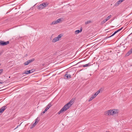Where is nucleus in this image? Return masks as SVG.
Segmentation results:
<instances>
[{
    "mask_svg": "<svg viewBox=\"0 0 132 132\" xmlns=\"http://www.w3.org/2000/svg\"><path fill=\"white\" fill-rule=\"evenodd\" d=\"M3 71V70L2 69L0 70V74Z\"/></svg>",
    "mask_w": 132,
    "mask_h": 132,
    "instance_id": "cd10ccee",
    "label": "nucleus"
},
{
    "mask_svg": "<svg viewBox=\"0 0 132 132\" xmlns=\"http://www.w3.org/2000/svg\"><path fill=\"white\" fill-rule=\"evenodd\" d=\"M56 21V23L57 24V23H59V22L58 21V20H56V21Z\"/></svg>",
    "mask_w": 132,
    "mask_h": 132,
    "instance_id": "2f4dec72",
    "label": "nucleus"
},
{
    "mask_svg": "<svg viewBox=\"0 0 132 132\" xmlns=\"http://www.w3.org/2000/svg\"><path fill=\"white\" fill-rule=\"evenodd\" d=\"M20 125H18L17 126V127H16L15 128V129H16V128H17L18 127H19V126H20Z\"/></svg>",
    "mask_w": 132,
    "mask_h": 132,
    "instance_id": "473e14b6",
    "label": "nucleus"
},
{
    "mask_svg": "<svg viewBox=\"0 0 132 132\" xmlns=\"http://www.w3.org/2000/svg\"><path fill=\"white\" fill-rule=\"evenodd\" d=\"M111 16H112V15H110L109 16L107 17L106 18V19L107 21L111 18Z\"/></svg>",
    "mask_w": 132,
    "mask_h": 132,
    "instance_id": "dca6fc26",
    "label": "nucleus"
},
{
    "mask_svg": "<svg viewBox=\"0 0 132 132\" xmlns=\"http://www.w3.org/2000/svg\"><path fill=\"white\" fill-rule=\"evenodd\" d=\"M52 106V105H51V103H49L48 104L47 106V107H48V108H50L51 106Z\"/></svg>",
    "mask_w": 132,
    "mask_h": 132,
    "instance_id": "a211bd4d",
    "label": "nucleus"
},
{
    "mask_svg": "<svg viewBox=\"0 0 132 132\" xmlns=\"http://www.w3.org/2000/svg\"><path fill=\"white\" fill-rule=\"evenodd\" d=\"M94 98L92 96V97H91L88 100V101L89 102L90 101H92Z\"/></svg>",
    "mask_w": 132,
    "mask_h": 132,
    "instance_id": "4be33fe9",
    "label": "nucleus"
},
{
    "mask_svg": "<svg viewBox=\"0 0 132 132\" xmlns=\"http://www.w3.org/2000/svg\"><path fill=\"white\" fill-rule=\"evenodd\" d=\"M82 31V29H81L80 30H77L75 31V34H77L81 32Z\"/></svg>",
    "mask_w": 132,
    "mask_h": 132,
    "instance_id": "f8f14e48",
    "label": "nucleus"
},
{
    "mask_svg": "<svg viewBox=\"0 0 132 132\" xmlns=\"http://www.w3.org/2000/svg\"><path fill=\"white\" fill-rule=\"evenodd\" d=\"M117 32H118L117 31V30L116 31H115L112 35L111 36H110L108 37V38H110V37L112 36H114L115 34H116V33H117Z\"/></svg>",
    "mask_w": 132,
    "mask_h": 132,
    "instance_id": "f3484780",
    "label": "nucleus"
},
{
    "mask_svg": "<svg viewBox=\"0 0 132 132\" xmlns=\"http://www.w3.org/2000/svg\"><path fill=\"white\" fill-rule=\"evenodd\" d=\"M45 113V112H44L43 111V112L41 113V115L42 116Z\"/></svg>",
    "mask_w": 132,
    "mask_h": 132,
    "instance_id": "c85d7f7f",
    "label": "nucleus"
},
{
    "mask_svg": "<svg viewBox=\"0 0 132 132\" xmlns=\"http://www.w3.org/2000/svg\"><path fill=\"white\" fill-rule=\"evenodd\" d=\"M30 73V71L29 70L28 71H25L23 73V74H28Z\"/></svg>",
    "mask_w": 132,
    "mask_h": 132,
    "instance_id": "9b49d317",
    "label": "nucleus"
},
{
    "mask_svg": "<svg viewBox=\"0 0 132 132\" xmlns=\"http://www.w3.org/2000/svg\"><path fill=\"white\" fill-rule=\"evenodd\" d=\"M9 42L8 41L5 42L4 41L0 40V45L2 46H4L9 44Z\"/></svg>",
    "mask_w": 132,
    "mask_h": 132,
    "instance_id": "20e7f679",
    "label": "nucleus"
},
{
    "mask_svg": "<svg viewBox=\"0 0 132 132\" xmlns=\"http://www.w3.org/2000/svg\"><path fill=\"white\" fill-rule=\"evenodd\" d=\"M49 4L48 2H44L39 5L38 7V9L39 10H41L47 6Z\"/></svg>",
    "mask_w": 132,
    "mask_h": 132,
    "instance_id": "7ed1b4c3",
    "label": "nucleus"
},
{
    "mask_svg": "<svg viewBox=\"0 0 132 132\" xmlns=\"http://www.w3.org/2000/svg\"><path fill=\"white\" fill-rule=\"evenodd\" d=\"M111 52H112V51H109V53H111Z\"/></svg>",
    "mask_w": 132,
    "mask_h": 132,
    "instance_id": "4c0bfd02",
    "label": "nucleus"
},
{
    "mask_svg": "<svg viewBox=\"0 0 132 132\" xmlns=\"http://www.w3.org/2000/svg\"><path fill=\"white\" fill-rule=\"evenodd\" d=\"M47 111L46 110H45L44 111L45 113Z\"/></svg>",
    "mask_w": 132,
    "mask_h": 132,
    "instance_id": "f704fd0d",
    "label": "nucleus"
},
{
    "mask_svg": "<svg viewBox=\"0 0 132 132\" xmlns=\"http://www.w3.org/2000/svg\"><path fill=\"white\" fill-rule=\"evenodd\" d=\"M99 93V91H97L95 93L92 95V96L94 98H95L97 95Z\"/></svg>",
    "mask_w": 132,
    "mask_h": 132,
    "instance_id": "9d476101",
    "label": "nucleus"
},
{
    "mask_svg": "<svg viewBox=\"0 0 132 132\" xmlns=\"http://www.w3.org/2000/svg\"><path fill=\"white\" fill-rule=\"evenodd\" d=\"M123 28V27H122L121 28L119 29H118V30H117V31L118 32L119 31H120V30H121Z\"/></svg>",
    "mask_w": 132,
    "mask_h": 132,
    "instance_id": "b1692460",
    "label": "nucleus"
},
{
    "mask_svg": "<svg viewBox=\"0 0 132 132\" xmlns=\"http://www.w3.org/2000/svg\"><path fill=\"white\" fill-rule=\"evenodd\" d=\"M71 78V76L70 74H68L67 73L64 76V78L65 79H68Z\"/></svg>",
    "mask_w": 132,
    "mask_h": 132,
    "instance_id": "39448f33",
    "label": "nucleus"
},
{
    "mask_svg": "<svg viewBox=\"0 0 132 132\" xmlns=\"http://www.w3.org/2000/svg\"><path fill=\"white\" fill-rule=\"evenodd\" d=\"M3 82H0V84H3Z\"/></svg>",
    "mask_w": 132,
    "mask_h": 132,
    "instance_id": "58836bf2",
    "label": "nucleus"
},
{
    "mask_svg": "<svg viewBox=\"0 0 132 132\" xmlns=\"http://www.w3.org/2000/svg\"><path fill=\"white\" fill-rule=\"evenodd\" d=\"M72 102L70 101L69 102L66 104L58 112V114H60L63 112L65 111L68 109L72 105Z\"/></svg>",
    "mask_w": 132,
    "mask_h": 132,
    "instance_id": "f257e3e1",
    "label": "nucleus"
},
{
    "mask_svg": "<svg viewBox=\"0 0 132 132\" xmlns=\"http://www.w3.org/2000/svg\"><path fill=\"white\" fill-rule=\"evenodd\" d=\"M37 119H38V118H37V119H35V122H36V123H37H37H38V122L39 121V120H37Z\"/></svg>",
    "mask_w": 132,
    "mask_h": 132,
    "instance_id": "bb28decb",
    "label": "nucleus"
},
{
    "mask_svg": "<svg viewBox=\"0 0 132 132\" xmlns=\"http://www.w3.org/2000/svg\"><path fill=\"white\" fill-rule=\"evenodd\" d=\"M90 63H89L88 64H86L85 65H82V67H87L89 66V65H89L90 64Z\"/></svg>",
    "mask_w": 132,
    "mask_h": 132,
    "instance_id": "ddd939ff",
    "label": "nucleus"
},
{
    "mask_svg": "<svg viewBox=\"0 0 132 132\" xmlns=\"http://www.w3.org/2000/svg\"><path fill=\"white\" fill-rule=\"evenodd\" d=\"M131 53H132V48L130 50L127 52L126 54V56H128Z\"/></svg>",
    "mask_w": 132,
    "mask_h": 132,
    "instance_id": "0eeeda50",
    "label": "nucleus"
},
{
    "mask_svg": "<svg viewBox=\"0 0 132 132\" xmlns=\"http://www.w3.org/2000/svg\"><path fill=\"white\" fill-rule=\"evenodd\" d=\"M101 91V89H100L99 90H98V91H99V93H100V91Z\"/></svg>",
    "mask_w": 132,
    "mask_h": 132,
    "instance_id": "72a5a7b5",
    "label": "nucleus"
},
{
    "mask_svg": "<svg viewBox=\"0 0 132 132\" xmlns=\"http://www.w3.org/2000/svg\"><path fill=\"white\" fill-rule=\"evenodd\" d=\"M57 37L54 38L52 40V42L53 43H55L56 42L59 40V39H58Z\"/></svg>",
    "mask_w": 132,
    "mask_h": 132,
    "instance_id": "1a4fd4ad",
    "label": "nucleus"
},
{
    "mask_svg": "<svg viewBox=\"0 0 132 132\" xmlns=\"http://www.w3.org/2000/svg\"><path fill=\"white\" fill-rule=\"evenodd\" d=\"M121 2H122L123 1H124L125 0H120Z\"/></svg>",
    "mask_w": 132,
    "mask_h": 132,
    "instance_id": "c9c22d12",
    "label": "nucleus"
},
{
    "mask_svg": "<svg viewBox=\"0 0 132 132\" xmlns=\"http://www.w3.org/2000/svg\"><path fill=\"white\" fill-rule=\"evenodd\" d=\"M7 108L6 106H4L2 107L0 109V113H2Z\"/></svg>",
    "mask_w": 132,
    "mask_h": 132,
    "instance_id": "423d86ee",
    "label": "nucleus"
},
{
    "mask_svg": "<svg viewBox=\"0 0 132 132\" xmlns=\"http://www.w3.org/2000/svg\"><path fill=\"white\" fill-rule=\"evenodd\" d=\"M48 109L49 108H48V107H46L45 110H46V111H47Z\"/></svg>",
    "mask_w": 132,
    "mask_h": 132,
    "instance_id": "7c9ffc66",
    "label": "nucleus"
},
{
    "mask_svg": "<svg viewBox=\"0 0 132 132\" xmlns=\"http://www.w3.org/2000/svg\"><path fill=\"white\" fill-rule=\"evenodd\" d=\"M107 21V20L106 19H105L103 21H102L101 22V24H104L105 22H106V21Z\"/></svg>",
    "mask_w": 132,
    "mask_h": 132,
    "instance_id": "2eb2a0df",
    "label": "nucleus"
},
{
    "mask_svg": "<svg viewBox=\"0 0 132 132\" xmlns=\"http://www.w3.org/2000/svg\"><path fill=\"white\" fill-rule=\"evenodd\" d=\"M61 20V19H59L57 20H58V21L59 22H60V21Z\"/></svg>",
    "mask_w": 132,
    "mask_h": 132,
    "instance_id": "c756f323",
    "label": "nucleus"
},
{
    "mask_svg": "<svg viewBox=\"0 0 132 132\" xmlns=\"http://www.w3.org/2000/svg\"><path fill=\"white\" fill-rule=\"evenodd\" d=\"M56 23L55 21H54L52 22V23L51 24V25L52 24H56Z\"/></svg>",
    "mask_w": 132,
    "mask_h": 132,
    "instance_id": "5701e85b",
    "label": "nucleus"
},
{
    "mask_svg": "<svg viewBox=\"0 0 132 132\" xmlns=\"http://www.w3.org/2000/svg\"><path fill=\"white\" fill-rule=\"evenodd\" d=\"M121 2H121L120 0H119L115 3L114 5V6H118Z\"/></svg>",
    "mask_w": 132,
    "mask_h": 132,
    "instance_id": "6e6552de",
    "label": "nucleus"
},
{
    "mask_svg": "<svg viewBox=\"0 0 132 132\" xmlns=\"http://www.w3.org/2000/svg\"><path fill=\"white\" fill-rule=\"evenodd\" d=\"M32 126V127H30L31 129H32L34 127V126Z\"/></svg>",
    "mask_w": 132,
    "mask_h": 132,
    "instance_id": "e433bc0d",
    "label": "nucleus"
},
{
    "mask_svg": "<svg viewBox=\"0 0 132 132\" xmlns=\"http://www.w3.org/2000/svg\"><path fill=\"white\" fill-rule=\"evenodd\" d=\"M117 113L118 112L117 110L115 109H114L113 110H110L106 111L104 112V114L106 116H109Z\"/></svg>",
    "mask_w": 132,
    "mask_h": 132,
    "instance_id": "f03ea898",
    "label": "nucleus"
},
{
    "mask_svg": "<svg viewBox=\"0 0 132 132\" xmlns=\"http://www.w3.org/2000/svg\"><path fill=\"white\" fill-rule=\"evenodd\" d=\"M29 63L28 60L27 61L25 62L24 63V65H28Z\"/></svg>",
    "mask_w": 132,
    "mask_h": 132,
    "instance_id": "aec40b11",
    "label": "nucleus"
},
{
    "mask_svg": "<svg viewBox=\"0 0 132 132\" xmlns=\"http://www.w3.org/2000/svg\"><path fill=\"white\" fill-rule=\"evenodd\" d=\"M92 21L90 20H88L87 22H85V24H89L90 23H91Z\"/></svg>",
    "mask_w": 132,
    "mask_h": 132,
    "instance_id": "412c9836",
    "label": "nucleus"
},
{
    "mask_svg": "<svg viewBox=\"0 0 132 132\" xmlns=\"http://www.w3.org/2000/svg\"><path fill=\"white\" fill-rule=\"evenodd\" d=\"M37 123H37H36V122H35L32 125L34 127Z\"/></svg>",
    "mask_w": 132,
    "mask_h": 132,
    "instance_id": "393cba45",
    "label": "nucleus"
},
{
    "mask_svg": "<svg viewBox=\"0 0 132 132\" xmlns=\"http://www.w3.org/2000/svg\"><path fill=\"white\" fill-rule=\"evenodd\" d=\"M29 70L30 71V73L33 72L34 71L33 70V69H31V70Z\"/></svg>",
    "mask_w": 132,
    "mask_h": 132,
    "instance_id": "a878e982",
    "label": "nucleus"
},
{
    "mask_svg": "<svg viewBox=\"0 0 132 132\" xmlns=\"http://www.w3.org/2000/svg\"><path fill=\"white\" fill-rule=\"evenodd\" d=\"M35 60V59L32 58V59H31L29 60H28V61L30 63H31L32 62H33V61H34Z\"/></svg>",
    "mask_w": 132,
    "mask_h": 132,
    "instance_id": "4468645a",
    "label": "nucleus"
},
{
    "mask_svg": "<svg viewBox=\"0 0 132 132\" xmlns=\"http://www.w3.org/2000/svg\"><path fill=\"white\" fill-rule=\"evenodd\" d=\"M62 35L61 34H60L57 37V38H58V39H59V40L62 37Z\"/></svg>",
    "mask_w": 132,
    "mask_h": 132,
    "instance_id": "6ab92c4d",
    "label": "nucleus"
}]
</instances>
